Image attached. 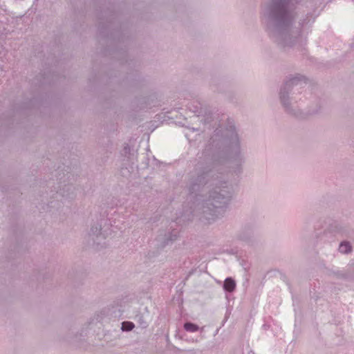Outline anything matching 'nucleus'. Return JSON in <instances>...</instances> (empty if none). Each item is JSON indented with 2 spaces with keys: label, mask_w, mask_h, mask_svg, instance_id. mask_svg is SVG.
<instances>
[{
  "label": "nucleus",
  "mask_w": 354,
  "mask_h": 354,
  "mask_svg": "<svg viewBox=\"0 0 354 354\" xmlns=\"http://www.w3.org/2000/svg\"><path fill=\"white\" fill-rule=\"evenodd\" d=\"M194 168L189 173L187 196L176 222L191 221L198 217L211 223L223 216L227 208L234 188L219 171L218 158L213 145L208 144L198 153Z\"/></svg>",
  "instance_id": "obj_1"
},
{
  "label": "nucleus",
  "mask_w": 354,
  "mask_h": 354,
  "mask_svg": "<svg viewBox=\"0 0 354 354\" xmlns=\"http://www.w3.org/2000/svg\"><path fill=\"white\" fill-rule=\"evenodd\" d=\"M301 0H270L262 12L266 31L279 46L292 47L301 41L303 30L315 22L316 17L308 12L299 21L295 35L291 27L295 19L294 3Z\"/></svg>",
  "instance_id": "obj_2"
},
{
  "label": "nucleus",
  "mask_w": 354,
  "mask_h": 354,
  "mask_svg": "<svg viewBox=\"0 0 354 354\" xmlns=\"http://www.w3.org/2000/svg\"><path fill=\"white\" fill-rule=\"evenodd\" d=\"M223 158L230 165L232 172L239 177L242 173V165L245 162V157L233 120H227V126L223 131Z\"/></svg>",
  "instance_id": "obj_3"
},
{
  "label": "nucleus",
  "mask_w": 354,
  "mask_h": 354,
  "mask_svg": "<svg viewBox=\"0 0 354 354\" xmlns=\"http://www.w3.org/2000/svg\"><path fill=\"white\" fill-rule=\"evenodd\" d=\"M75 167H71V166H66L64 169H61V167L59 166L57 169L55 170V176L57 187L54 186V179H50L47 181L48 185H52L54 187V190H51V192H55L56 198L61 197V201L64 203V201L68 199H73L75 194V188L73 187L71 181L74 180V175L72 174Z\"/></svg>",
  "instance_id": "obj_4"
},
{
  "label": "nucleus",
  "mask_w": 354,
  "mask_h": 354,
  "mask_svg": "<svg viewBox=\"0 0 354 354\" xmlns=\"http://www.w3.org/2000/svg\"><path fill=\"white\" fill-rule=\"evenodd\" d=\"M307 84V78L300 74L290 77L281 86L279 91V99L286 111L296 118H301V112L299 110H294L290 106L289 93L291 89L297 86L303 87V84Z\"/></svg>",
  "instance_id": "obj_5"
},
{
  "label": "nucleus",
  "mask_w": 354,
  "mask_h": 354,
  "mask_svg": "<svg viewBox=\"0 0 354 354\" xmlns=\"http://www.w3.org/2000/svg\"><path fill=\"white\" fill-rule=\"evenodd\" d=\"M117 18V12L110 8L101 12L98 16V19L100 20L98 22V31L102 37H109L112 35L111 29Z\"/></svg>",
  "instance_id": "obj_6"
},
{
  "label": "nucleus",
  "mask_w": 354,
  "mask_h": 354,
  "mask_svg": "<svg viewBox=\"0 0 354 354\" xmlns=\"http://www.w3.org/2000/svg\"><path fill=\"white\" fill-rule=\"evenodd\" d=\"M179 236V232L176 229L171 232H160L156 237L157 245L159 248H164L165 246L171 244Z\"/></svg>",
  "instance_id": "obj_7"
},
{
  "label": "nucleus",
  "mask_w": 354,
  "mask_h": 354,
  "mask_svg": "<svg viewBox=\"0 0 354 354\" xmlns=\"http://www.w3.org/2000/svg\"><path fill=\"white\" fill-rule=\"evenodd\" d=\"M253 234V226L250 224H246L241 228L237 234V239L250 243L252 241Z\"/></svg>",
  "instance_id": "obj_8"
},
{
  "label": "nucleus",
  "mask_w": 354,
  "mask_h": 354,
  "mask_svg": "<svg viewBox=\"0 0 354 354\" xmlns=\"http://www.w3.org/2000/svg\"><path fill=\"white\" fill-rule=\"evenodd\" d=\"M236 287V283L233 278L229 277L225 279L223 288L225 292H233L235 290Z\"/></svg>",
  "instance_id": "obj_9"
},
{
  "label": "nucleus",
  "mask_w": 354,
  "mask_h": 354,
  "mask_svg": "<svg viewBox=\"0 0 354 354\" xmlns=\"http://www.w3.org/2000/svg\"><path fill=\"white\" fill-rule=\"evenodd\" d=\"M339 252L342 254H348L352 251V246L347 241H342L339 245Z\"/></svg>",
  "instance_id": "obj_10"
},
{
  "label": "nucleus",
  "mask_w": 354,
  "mask_h": 354,
  "mask_svg": "<svg viewBox=\"0 0 354 354\" xmlns=\"http://www.w3.org/2000/svg\"><path fill=\"white\" fill-rule=\"evenodd\" d=\"M102 219H100V222L97 223L96 225L91 226V232L93 235L96 236L102 235L104 237V233L102 232Z\"/></svg>",
  "instance_id": "obj_11"
},
{
  "label": "nucleus",
  "mask_w": 354,
  "mask_h": 354,
  "mask_svg": "<svg viewBox=\"0 0 354 354\" xmlns=\"http://www.w3.org/2000/svg\"><path fill=\"white\" fill-rule=\"evenodd\" d=\"M184 329L190 333H195L199 330V326L191 322H186L183 325Z\"/></svg>",
  "instance_id": "obj_12"
},
{
  "label": "nucleus",
  "mask_w": 354,
  "mask_h": 354,
  "mask_svg": "<svg viewBox=\"0 0 354 354\" xmlns=\"http://www.w3.org/2000/svg\"><path fill=\"white\" fill-rule=\"evenodd\" d=\"M135 327L134 324L130 321H124L122 323L121 330L125 332L132 330Z\"/></svg>",
  "instance_id": "obj_13"
},
{
  "label": "nucleus",
  "mask_w": 354,
  "mask_h": 354,
  "mask_svg": "<svg viewBox=\"0 0 354 354\" xmlns=\"http://www.w3.org/2000/svg\"><path fill=\"white\" fill-rule=\"evenodd\" d=\"M131 147L128 143H125L122 149L123 155L128 158H130L131 155Z\"/></svg>",
  "instance_id": "obj_14"
},
{
  "label": "nucleus",
  "mask_w": 354,
  "mask_h": 354,
  "mask_svg": "<svg viewBox=\"0 0 354 354\" xmlns=\"http://www.w3.org/2000/svg\"><path fill=\"white\" fill-rule=\"evenodd\" d=\"M138 322L142 328H146L148 326L147 322L144 319L142 316L138 317Z\"/></svg>",
  "instance_id": "obj_15"
},
{
  "label": "nucleus",
  "mask_w": 354,
  "mask_h": 354,
  "mask_svg": "<svg viewBox=\"0 0 354 354\" xmlns=\"http://www.w3.org/2000/svg\"><path fill=\"white\" fill-rule=\"evenodd\" d=\"M200 109H201V106H199V104L198 105H196V106H194V108L192 109V111L194 113H198L200 114L201 112L200 111Z\"/></svg>",
  "instance_id": "obj_16"
},
{
  "label": "nucleus",
  "mask_w": 354,
  "mask_h": 354,
  "mask_svg": "<svg viewBox=\"0 0 354 354\" xmlns=\"http://www.w3.org/2000/svg\"><path fill=\"white\" fill-rule=\"evenodd\" d=\"M48 205L50 207H53V201H50Z\"/></svg>",
  "instance_id": "obj_17"
},
{
  "label": "nucleus",
  "mask_w": 354,
  "mask_h": 354,
  "mask_svg": "<svg viewBox=\"0 0 354 354\" xmlns=\"http://www.w3.org/2000/svg\"><path fill=\"white\" fill-rule=\"evenodd\" d=\"M216 136V135H214V136H212V137L211 138V140H213V142H214V140H214V136Z\"/></svg>",
  "instance_id": "obj_18"
},
{
  "label": "nucleus",
  "mask_w": 354,
  "mask_h": 354,
  "mask_svg": "<svg viewBox=\"0 0 354 354\" xmlns=\"http://www.w3.org/2000/svg\"><path fill=\"white\" fill-rule=\"evenodd\" d=\"M245 270H248L249 267H244Z\"/></svg>",
  "instance_id": "obj_19"
},
{
  "label": "nucleus",
  "mask_w": 354,
  "mask_h": 354,
  "mask_svg": "<svg viewBox=\"0 0 354 354\" xmlns=\"http://www.w3.org/2000/svg\"><path fill=\"white\" fill-rule=\"evenodd\" d=\"M340 275H341V277H342L344 276V274H341Z\"/></svg>",
  "instance_id": "obj_20"
}]
</instances>
